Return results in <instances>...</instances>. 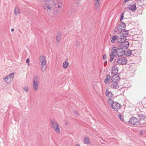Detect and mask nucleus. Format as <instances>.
I'll list each match as a JSON object with an SVG mask.
<instances>
[{"instance_id": "f257e3e1", "label": "nucleus", "mask_w": 146, "mask_h": 146, "mask_svg": "<svg viewBox=\"0 0 146 146\" xmlns=\"http://www.w3.org/2000/svg\"><path fill=\"white\" fill-rule=\"evenodd\" d=\"M39 61L41 64V69L42 72H45L46 69V62L45 57L43 55L40 57Z\"/></svg>"}, {"instance_id": "f03ea898", "label": "nucleus", "mask_w": 146, "mask_h": 146, "mask_svg": "<svg viewBox=\"0 0 146 146\" xmlns=\"http://www.w3.org/2000/svg\"><path fill=\"white\" fill-rule=\"evenodd\" d=\"M129 124L131 125H134L135 127H137L141 124H142L144 123V122L141 123L139 122L137 118L135 117H132L129 122Z\"/></svg>"}, {"instance_id": "7ed1b4c3", "label": "nucleus", "mask_w": 146, "mask_h": 146, "mask_svg": "<svg viewBox=\"0 0 146 146\" xmlns=\"http://www.w3.org/2000/svg\"><path fill=\"white\" fill-rule=\"evenodd\" d=\"M39 80L36 76H35L33 78V88L34 90L36 91L38 88Z\"/></svg>"}, {"instance_id": "20e7f679", "label": "nucleus", "mask_w": 146, "mask_h": 146, "mask_svg": "<svg viewBox=\"0 0 146 146\" xmlns=\"http://www.w3.org/2000/svg\"><path fill=\"white\" fill-rule=\"evenodd\" d=\"M51 123V127L55 129V131L56 132L59 133L60 132V128L56 122L54 120H52Z\"/></svg>"}, {"instance_id": "39448f33", "label": "nucleus", "mask_w": 146, "mask_h": 146, "mask_svg": "<svg viewBox=\"0 0 146 146\" xmlns=\"http://www.w3.org/2000/svg\"><path fill=\"white\" fill-rule=\"evenodd\" d=\"M14 75V73H11L6 76L3 79L4 80L5 82L9 84L12 80L13 78Z\"/></svg>"}, {"instance_id": "423d86ee", "label": "nucleus", "mask_w": 146, "mask_h": 146, "mask_svg": "<svg viewBox=\"0 0 146 146\" xmlns=\"http://www.w3.org/2000/svg\"><path fill=\"white\" fill-rule=\"evenodd\" d=\"M112 109L116 111H118L121 108V105L118 102H114L111 106Z\"/></svg>"}, {"instance_id": "0eeeda50", "label": "nucleus", "mask_w": 146, "mask_h": 146, "mask_svg": "<svg viewBox=\"0 0 146 146\" xmlns=\"http://www.w3.org/2000/svg\"><path fill=\"white\" fill-rule=\"evenodd\" d=\"M52 4L55 7L60 8L62 6V1L60 0H54Z\"/></svg>"}, {"instance_id": "6e6552de", "label": "nucleus", "mask_w": 146, "mask_h": 146, "mask_svg": "<svg viewBox=\"0 0 146 146\" xmlns=\"http://www.w3.org/2000/svg\"><path fill=\"white\" fill-rule=\"evenodd\" d=\"M117 62L119 64L124 65L127 62V58L125 57H122L118 59Z\"/></svg>"}, {"instance_id": "1a4fd4ad", "label": "nucleus", "mask_w": 146, "mask_h": 146, "mask_svg": "<svg viewBox=\"0 0 146 146\" xmlns=\"http://www.w3.org/2000/svg\"><path fill=\"white\" fill-rule=\"evenodd\" d=\"M115 54L118 57H121L122 56L125 54V52L124 50L122 48L117 49L115 50Z\"/></svg>"}, {"instance_id": "9d476101", "label": "nucleus", "mask_w": 146, "mask_h": 146, "mask_svg": "<svg viewBox=\"0 0 146 146\" xmlns=\"http://www.w3.org/2000/svg\"><path fill=\"white\" fill-rule=\"evenodd\" d=\"M119 34L121 37H123L124 40H126V37L128 35L129 32L127 30L123 31L120 32Z\"/></svg>"}, {"instance_id": "9b49d317", "label": "nucleus", "mask_w": 146, "mask_h": 146, "mask_svg": "<svg viewBox=\"0 0 146 146\" xmlns=\"http://www.w3.org/2000/svg\"><path fill=\"white\" fill-rule=\"evenodd\" d=\"M43 7L44 10L48 11H52L53 9V8L51 6V4L47 3H45L44 4Z\"/></svg>"}, {"instance_id": "f8f14e48", "label": "nucleus", "mask_w": 146, "mask_h": 146, "mask_svg": "<svg viewBox=\"0 0 146 146\" xmlns=\"http://www.w3.org/2000/svg\"><path fill=\"white\" fill-rule=\"evenodd\" d=\"M125 25L124 23H121L117 27V30L119 31H121L125 29Z\"/></svg>"}, {"instance_id": "ddd939ff", "label": "nucleus", "mask_w": 146, "mask_h": 146, "mask_svg": "<svg viewBox=\"0 0 146 146\" xmlns=\"http://www.w3.org/2000/svg\"><path fill=\"white\" fill-rule=\"evenodd\" d=\"M129 45V44L128 42L124 41L121 43H120V46L123 48H128Z\"/></svg>"}, {"instance_id": "4468645a", "label": "nucleus", "mask_w": 146, "mask_h": 146, "mask_svg": "<svg viewBox=\"0 0 146 146\" xmlns=\"http://www.w3.org/2000/svg\"><path fill=\"white\" fill-rule=\"evenodd\" d=\"M118 72V69L116 65H113L112 68L111 73L113 74H116Z\"/></svg>"}, {"instance_id": "2eb2a0df", "label": "nucleus", "mask_w": 146, "mask_h": 146, "mask_svg": "<svg viewBox=\"0 0 146 146\" xmlns=\"http://www.w3.org/2000/svg\"><path fill=\"white\" fill-rule=\"evenodd\" d=\"M115 52H116V51H115V50L114 49L111 52V53L110 54V61L111 62H112L114 58V56H115Z\"/></svg>"}, {"instance_id": "dca6fc26", "label": "nucleus", "mask_w": 146, "mask_h": 146, "mask_svg": "<svg viewBox=\"0 0 146 146\" xmlns=\"http://www.w3.org/2000/svg\"><path fill=\"white\" fill-rule=\"evenodd\" d=\"M95 4L94 5L95 8L96 9H99L100 7V0H95Z\"/></svg>"}, {"instance_id": "f3484780", "label": "nucleus", "mask_w": 146, "mask_h": 146, "mask_svg": "<svg viewBox=\"0 0 146 146\" xmlns=\"http://www.w3.org/2000/svg\"><path fill=\"white\" fill-rule=\"evenodd\" d=\"M114 75L112 77L111 80L113 82H117L119 78L117 74Z\"/></svg>"}, {"instance_id": "a211bd4d", "label": "nucleus", "mask_w": 146, "mask_h": 146, "mask_svg": "<svg viewBox=\"0 0 146 146\" xmlns=\"http://www.w3.org/2000/svg\"><path fill=\"white\" fill-rule=\"evenodd\" d=\"M106 94L108 98H112L114 97L113 94L111 92H106Z\"/></svg>"}, {"instance_id": "6ab92c4d", "label": "nucleus", "mask_w": 146, "mask_h": 146, "mask_svg": "<svg viewBox=\"0 0 146 146\" xmlns=\"http://www.w3.org/2000/svg\"><path fill=\"white\" fill-rule=\"evenodd\" d=\"M14 12L16 15H18L21 13L20 9L18 7L15 8L14 9Z\"/></svg>"}, {"instance_id": "aec40b11", "label": "nucleus", "mask_w": 146, "mask_h": 146, "mask_svg": "<svg viewBox=\"0 0 146 146\" xmlns=\"http://www.w3.org/2000/svg\"><path fill=\"white\" fill-rule=\"evenodd\" d=\"M129 9L131 11H134L136 9V5L135 4L129 5Z\"/></svg>"}, {"instance_id": "412c9836", "label": "nucleus", "mask_w": 146, "mask_h": 146, "mask_svg": "<svg viewBox=\"0 0 146 146\" xmlns=\"http://www.w3.org/2000/svg\"><path fill=\"white\" fill-rule=\"evenodd\" d=\"M139 119V120L141 121H145V119L146 117L143 114H140L138 115Z\"/></svg>"}, {"instance_id": "4be33fe9", "label": "nucleus", "mask_w": 146, "mask_h": 146, "mask_svg": "<svg viewBox=\"0 0 146 146\" xmlns=\"http://www.w3.org/2000/svg\"><path fill=\"white\" fill-rule=\"evenodd\" d=\"M61 34L60 33L58 32V33L56 37L57 42H59L60 41L61 38Z\"/></svg>"}, {"instance_id": "5701e85b", "label": "nucleus", "mask_w": 146, "mask_h": 146, "mask_svg": "<svg viewBox=\"0 0 146 146\" xmlns=\"http://www.w3.org/2000/svg\"><path fill=\"white\" fill-rule=\"evenodd\" d=\"M111 85L113 86V88L114 89H117L119 88V86L117 82H113L112 83Z\"/></svg>"}, {"instance_id": "b1692460", "label": "nucleus", "mask_w": 146, "mask_h": 146, "mask_svg": "<svg viewBox=\"0 0 146 146\" xmlns=\"http://www.w3.org/2000/svg\"><path fill=\"white\" fill-rule=\"evenodd\" d=\"M111 78V77L110 76L107 75L106 76V78L104 80V82L106 84L108 83L109 81Z\"/></svg>"}, {"instance_id": "393cba45", "label": "nucleus", "mask_w": 146, "mask_h": 146, "mask_svg": "<svg viewBox=\"0 0 146 146\" xmlns=\"http://www.w3.org/2000/svg\"><path fill=\"white\" fill-rule=\"evenodd\" d=\"M69 64V63L66 61H64V62L63 64V68L66 69L67 68Z\"/></svg>"}, {"instance_id": "a878e982", "label": "nucleus", "mask_w": 146, "mask_h": 146, "mask_svg": "<svg viewBox=\"0 0 146 146\" xmlns=\"http://www.w3.org/2000/svg\"><path fill=\"white\" fill-rule=\"evenodd\" d=\"M107 102L108 104L110 105V106H111L114 102L113 101L111 98H108Z\"/></svg>"}, {"instance_id": "bb28decb", "label": "nucleus", "mask_w": 146, "mask_h": 146, "mask_svg": "<svg viewBox=\"0 0 146 146\" xmlns=\"http://www.w3.org/2000/svg\"><path fill=\"white\" fill-rule=\"evenodd\" d=\"M117 36L116 35H115L114 36H113L112 38V39L111 40V42L112 43H115V40L117 39Z\"/></svg>"}, {"instance_id": "cd10ccee", "label": "nucleus", "mask_w": 146, "mask_h": 146, "mask_svg": "<svg viewBox=\"0 0 146 146\" xmlns=\"http://www.w3.org/2000/svg\"><path fill=\"white\" fill-rule=\"evenodd\" d=\"M117 40L118 42H119L120 43H121V42H123L124 41H125L126 40H124L123 39V37H117Z\"/></svg>"}, {"instance_id": "c85d7f7f", "label": "nucleus", "mask_w": 146, "mask_h": 146, "mask_svg": "<svg viewBox=\"0 0 146 146\" xmlns=\"http://www.w3.org/2000/svg\"><path fill=\"white\" fill-rule=\"evenodd\" d=\"M84 141L85 143L86 144H88L90 143V141L88 138L87 137H85L84 139Z\"/></svg>"}, {"instance_id": "c756f323", "label": "nucleus", "mask_w": 146, "mask_h": 146, "mask_svg": "<svg viewBox=\"0 0 146 146\" xmlns=\"http://www.w3.org/2000/svg\"><path fill=\"white\" fill-rule=\"evenodd\" d=\"M132 54V51L131 50H128L126 52H125V55L126 56H129Z\"/></svg>"}, {"instance_id": "7c9ffc66", "label": "nucleus", "mask_w": 146, "mask_h": 146, "mask_svg": "<svg viewBox=\"0 0 146 146\" xmlns=\"http://www.w3.org/2000/svg\"><path fill=\"white\" fill-rule=\"evenodd\" d=\"M118 117L120 120H121L122 121H123V118L121 115H118Z\"/></svg>"}, {"instance_id": "2f4dec72", "label": "nucleus", "mask_w": 146, "mask_h": 146, "mask_svg": "<svg viewBox=\"0 0 146 146\" xmlns=\"http://www.w3.org/2000/svg\"><path fill=\"white\" fill-rule=\"evenodd\" d=\"M23 90L25 91H27L29 90V88L27 86H25L24 87Z\"/></svg>"}, {"instance_id": "473e14b6", "label": "nucleus", "mask_w": 146, "mask_h": 146, "mask_svg": "<svg viewBox=\"0 0 146 146\" xmlns=\"http://www.w3.org/2000/svg\"><path fill=\"white\" fill-rule=\"evenodd\" d=\"M123 15H124V13H121V16L120 19V21H121L123 18Z\"/></svg>"}, {"instance_id": "72a5a7b5", "label": "nucleus", "mask_w": 146, "mask_h": 146, "mask_svg": "<svg viewBox=\"0 0 146 146\" xmlns=\"http://www.w3.org/2000/svg\"><path fill=\"white\" fill-rule=\"evenodd\" d=\"M76 44L77 46H78L80 45V43L78 41H76Z\"/></svg>"}, {"instance_id": "f704fd0d", "label": "nucleus", "mask_w": 146, "mask_h": 146, "mask_svg": "<svg viewBox=\"0 0 146 146\" xmlns=\"http://www.w3.org/2000/svg\"><path fill=\"white\" fill-rule=\"evenodd\" d=\"M74 113L76 115H79V114L78 113V112L76 111V110H75L74 111Z\"/></svg>"}, {"instance_id": "c9c22d12", "label": "nucleus", "mask_w": 146, "mask_h": 146, "mask_svg": "<svg viewBox=\"0 0 146 146\" xmlns=\"http://www.w3.org/2000/svg\"><path fill=\"white\" fill-rule=\"evenodd\" d=\"M107 57V56L106 54H104L103 56V58L104 60L106 59Z\"/></svg>"}, {"instance_id": "e433bc0d", "label": "nucleus", "mask_w": 146, "mask_h": 146, "mask_svg": "<svg viewBox=\"0 0 146 146\" xmlns=\"http://www.w3.org/2000/svg\"><path fill=\"white\" fill-rule=\"evenodd\" d=\"M29 61H30V60H29V58H27L26 60V62L27 63H29Z\"/></svg>"}, {"instance_id": "4c0bfd02", "label": "nucleus", "mask_w": 146, "mask_h": 146, "mask_svg": "<svg viewBox=\"0 0 146 146\" xmlns=\"http://www.w3.org/2000/svg\"><path fill=\"white\" fill-rule=\"evenodd\" d=\"M68 123V122H66L65 123V124L66 125H67Z\"/></svg>"}, {"instance_id": "58836bf2", "label": "nucleus", "mask_w": 146, "mask_h": 146, "mask_svg": "<svg viewBox=\"0 0 146 146\" xmlns=\"http://www.w3.org/2000/svg\"><path fill=\"white\" fill-rule=\"evenodd\" d=\"M76 146H80L79 144H76Z\"/></svg>"}, {"instance_id": "ea45409f", "label": "nucleus", "mask_w": 146, "mask_h": 146, "mask_svg": "<svg viewBox=\"0 0 146 146\" xmlns=\"http://www.w3.org/2000/svg\"><path fill=\"white\" fill-rule=\"evenodd\" d=\"M44 1H48L50 0H43Z\"/></svg>"}, {"instance_id": "a19ab883", "label": "nucleus", "mask_w": 146, "mask_h": 146, "mask_svg": "<svg viewBox=\"0 0 146 146\" xmlns=\"http://www.w3.org/2000/svg\"><path fill=\"white\" fill-rule=\"evenodd\" d=\"M143 133V132L141 131V132H140V135H142Z\"/></svg>"}, {"instance_id": "79ce46f5", "label": "nucleus", "mask_w": 146, "mask_h": 146, "mask_svg": "<svg viewBox=\"0 0 146 146\" xmlns=\"http://www.w3.org/2000/svg\"><path fill=\"white\" fill-rule=\"evenodd\" d=\"M14 29H13L12 28L11 29V31L13 32L14 31Z\"/></svg>"}, {"instance_id": "37998d69", "label": "nucleus", "mask_w": 146, "mask_h": 146, "mask_svg": "<svg viewBox=\"0 0 146 146\" xmlns=\"http://www.w3.org/2000/svg\"><path fill=\"white\" fill-rule=\"evenodd\" d=\"M128 0H124V2H125V3L126 2H127Z\"/></svg>"}, {"instance_id": "c03bdc74", "label": "nucleus", "mask_w": 146, "mask_h": 146, "mask_svg": "<svg viewBox=\"0 0 146 146\" xmlns=\"http://www.w3.org/2000/svg\"><path fill=\"white\" fill-rule=\"evenodd\" d=\"M106 62H107V61H106L105 62H104V65H105V64H106Z\"/></svg>"}, {"instance_id": "a18cd8bd", "label": "nucleus", "mask_w": 146, "mask_h": 146, "mask_svg": "<svg viewBox=\"0 0 146 146\" xmlns=\"http://www.w3.org/2000/svg\"><path fill=\"white\" fill-rule=\"evenodd\" d=\"M28 66H29V63H28Z\"/></svg>"}]
</instances>
